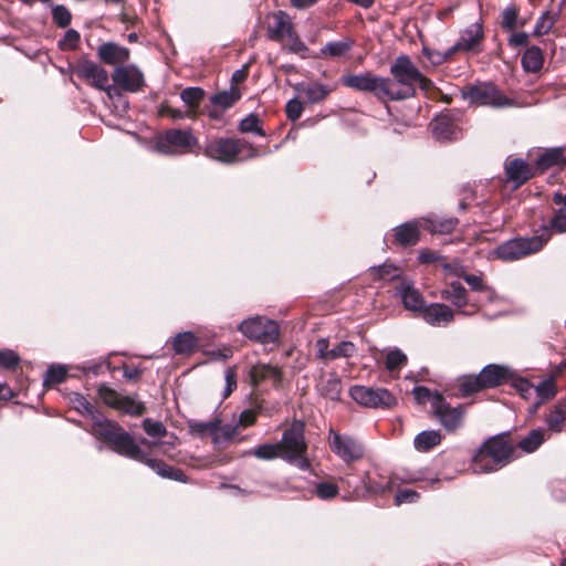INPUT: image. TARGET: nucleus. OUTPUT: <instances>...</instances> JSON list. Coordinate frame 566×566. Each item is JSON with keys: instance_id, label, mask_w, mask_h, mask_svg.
Segmentation results:
<instances>
[{"instance_id": "f257e3e1", "label": "nucleus", "mask_w": 566, "mask_h": 566, "mask_svg": "<svg viewBox=\"0 0 566 566\" xmlns=\"http://www.w3.org/2000/svg\"><path fill=\"white\" fill-rule=\"evenodd\" d=\"M90 432L101 440L96 446L98 451H103L104 443H107L109 449L114 452L146 464L161 478L181 482L186 481V475L181 470L167 465L160 460L150 458L147 452L140 449L130 433L126 432L116 422L106 419L101 412L94 416L92 430Z\"/></svg>"}, {"instance_id": "f03ea898", "label": "nucleus", "mask_w": 566, "mask_h": 566, "mask_svg": "<svg viewBox=\"0 0 566 566\" xmlns=\"http://www.w3.org/2000/svg\"><path fill=\"white\" fill-rule=\"evenodd\" d=\"M391 78L386 77L389 101H400L412 97L416 87L423 91L432 87V82L426 77L408 55H399L390 65Z\"/></svg>"}, {"instance_id": "7ed1b4c3", "label": "nucleus", "mask_w": 566, "mask_h": 566, "mask_svg": "<svg viewBox=\"0 0 566 566\" xmlns=\"http://www.w3.org/2000/svg\"><path fill=\"white\" fill-rule=\"evenodd\" d=\"M514 447L503 437H493L478 450L473 458L474 471L490 473L512 460Z\"/></svg>"}, {"instance_id": "20e7f679", "label": "nucleus", "mask_w": 566, "mask_h": 566, "mask_svg": "<svg viewBox=\"0 0 566 566\" xmlns=\"http://www.w3.org/2000/svg\"><path fill=\"white\" fill-rule=\"evenodd\" d=\"M205 155L223 164L248 160L260 156L258 149L242 139L214 138L207 143Z\"/></svg>"}, {"instance_id": "39448f33", "label": "nucleus", "mask_w": 566, "mask_h": 566, "mask_svg": "<svg viewBox=\"0 0 566 566\" xmlns=\"http://www.w3.org/2000/svg\"><path fill=\"white\" fill-rule=\"evenodd\" d=\"M549 240L547 228L545 233L530 238H514L497 245L493 254L502 261H516L538 252Z\"/></svg>"}, {"instance_id": "423d86ee", "label": "nucleus", "mask_w": 566, "mask_h": 566, "mask_svg": "<svg viewBox=\"0 0 566 566\" xmlns=\"http://www.w3.org/2000/svg\"><path fill=\"white\" fill-rule=\"evenodd\" d=\"M238 329L251 340L261 344H274L280 337V327L273 319L254 316L242 321Z\"/></svg>"}, {"instance_id": "0eeeda50", "label": "nucleus", "mask_w": 566, "mask_h": 566, "mask_svg": "<svg viewBox=\"0 0 566 566\" xmlns=\"http://www.w3.org/2000/svg\"><path fill=\"white\" fill-rule=\"evenodd\" d=\"M197 145L198 139L190 129H168L156 139V149L165 155L187 153Z\"/></svg>"}, {"instance_id": "6e6552de", "label": "nucleus", "mask_w": 566, "mask_h": 566, "mask_svg": "<svg viewBox=\"0 0 566 566\" xmlns=\"http://www.w3.org/2000/svg\"><path fill=\"white\" fill-rule=\"evenodd\" d=\"M327 440L332 452L347 464L360 460L365 454L364 444L358 439L340 434L333 428L328 430Z\"/></svg>"}, {"instance_id": "1a4fd4ad", "label": "nucleus", "mask_w": 566, "mask_h": 566, "mask_svg": "<svg viewBox=\"0 0 566 566\" xmlns=\"http://www.w3.org/2000/svg\"><path fill=\"white\" fill-rule=\"evenodd\" d=\"M282 459L290 460L296 454L306 453L307 443L305 440V424L301 420H294L291 426L283 431L282 439L277 442Z\"/></svg>"}, {"instance_id": "9d476101", "label": "nucleus", "mask_w": 566, "mask_h": 566, "mask_svg": "<svg viewBox=\"0 0 566 566\" xmlns=\"http://www.w3.org/2000/svg\"><path fill=\"white\" fill-rule=\"evenodd\" d=\"M349 395L357 403L368 408H390L397 402L396 397L386 388L356 385L350 387Z\"/></svg>"}, {"instance_id": "9b49d317", "label": "nucleus", "mask_w": 566, "mask_h": 566, "mask_svg": "<svg viewBox=\"0 0 566 566\" xmlns=\"http://www.w3.org/2000/svg\"><path fill=\"white\" fill-rule=\"evenodd\" d=\"M463 96L470 103L492 106V107H505L511 106V101L501 94L500 90L492 83H479L468 87L463 92Z\"/></svg>"}, {"instance_id": "f8f14e48", "label": "nucleus", "mask_w": 566, "mask_h": 566, "mask_svg": "<svg viewBox=\"0 0 566 566\" xmlns=\"http://www.w3.org/2000/svg\"><path fill=\"white\" fill-rule=\"evenodd\" d=\"M344 84L357 91L373 93L379 101H389L386 77L366 72L345 76Z\"/></svg>"}, {"instance_id": "ddd939ff", "label": "nucleus", "mask_w": 566, "mask_h": 566, "mask_svg": "<svg viewBox=\"0 0 566 566\" xmlns=\"http://www.w3.org/2000/svg\"><path fill=\"white\" fill-rule=\"evenodd\" d=\"M75 73L78 77L88 82L93 87L105 91L111 95L113 87L108 84V73L97 63L90 60H81L75 66Z\"/></svg>"}, {"instance_id": "4468645a", "label": "nucleus", "mask_w": 566, "mask_h": 566, "mask_svg": "<svg viewBox=\"0 0 566 566\" xmlns=\"http://www.w3.org/2000/svg\"><path fill=\"white\" fill-rule=\"evenodd\" d=\"M434 415L447 431L458 429L463 419L464 410L461 406L451 407L446 402L442 395H437L432 400Z\"/></svg>"}, {"instance_id": "2eb2a0df", "label": "nucleus", "mask_w": 566, "mask_h": 566, "mask_svg": "<svg viewBox=\"0 0 566 566\" xmlns=\"http://www.w3.org/2000/svg\"><path fill=\"white\" fill-rule=\"evenodd\" d=\"M112 78L118 87L130 93L139 92L145 86L144 74L135 64L116 66Z\"/></svg>"}, {"instance_id": "dca6fc26", "label": "nucleus", "mask_w": 566, "mask_h": 566, "mask_svg": "<svg viewBox=\"0 0 566 566\" xmlns=\"http://www.w3.org/2000/svg\"><path fill=\"white\" fill-rule=\"evenodd\" d=\"M484 39L483 25L474 22L461 31L458 41L451 46V52L479 53L482 51Z\"/></svg>"}, {"instance_id": "f3484780", "label": "nucleus", "mask_w": 566, "mask_h": 566, "mask_svg": "<svg viewBox=\"0 0 566 566\" xmlns=\"http://www.w3.org/2000/svg\"><path fill=\"white\" fill-rule=\"evenodd\" d=\"M420 317L430 326L447 327L454 321V311L444 303L428 304Z\"/></svg>"}, {"instance_id": "a211bd4d", "label": "nucleus", "mask_w": 566, "mask_h": 566, "mask_svg": "<svg viewBox=\"0 0 566 566\" xmlns=\"http://www.w3.org/2000/svg\"><path fill=\"white\" fill-rule=\"evenodd\" d=\"M272 20L268 25V38L273 41H281L283 38L293 35V23L290 15L284 11H277L270 15Z\"/></svg>"}, {"instance_id": "6ab92c4d", "label": "nucleus", "mask_w": 566, "mask_h": 566, "mask_svg": "<svg viewBox=\"0 0 566 566\" xmlns=\"http://www.w3.org/2000/svg\"><path fill=\"white\" fill-rule=\"evenodd\" d=\"M98 59L107 65L124 64L129 60L130 51L115 42H104L97 48Z\"/></svg>"}, {"instance_id": "aec40b11", "label": "nucleus", "mask_w": 566, "mask_h": 566, "mask_svg": "<svg viewBox=\"0 0 566 566\" xmlns=\"http://www.w3.org/2000/svg\"><path fill=\"white\" fill-rule=\"evenodd\" d=\"M397 294L400 296L403 307L408 311L419 313L420 315L427 306L420 291L410 282H402L397 289Z\"/></svg>"}, {"instance_id": "412c9836", "label": "nucleus", "mask_w": 566, "mask_h": 566, "mask_svg": "<svg viewBox=\"0 0 566 566\" xmlns=\"http://www.w3.org/2000/svg\"><path fill=\"white\" fill-rule=\"evenodd\" d=\"M420 229V218L397 226L394 229V242L401 247L415 245L419 241Z\"/></svg>"}, {"instance_id": "4be33fe9", "label": "nucleus", "mask_w": 566, "mask_h": 566, "mask_svg": "<svg viewBox=\"0 0 566 566\" xmlns=\"http://www.w3.org/2000/svg\"><path fill=\"white\" fill-rule=\"evenodd\" d=\"M430 128L433 137L440 142H450L459 137L460 130L447 114L437 116L431 123Z\"/></svg>"}, {"instance_id": "5701e85b", "label": "nucleus", "mask_w": 566, "mask_h": 566, "mask_svg": "<svg viewBox=\"0 0 566 566\" xmlns=\"http://www.w3.org/2000/svg\"><path fill=\"white\" fill-rule=\"evenodd\" d=\"M566 165V146L553 147L543 151L535 159V171L544 172L553 166Z\"/></svg>"}, {"instance_id": "b1692460", "label": "nucleus", "mask_w": 566, "mask_h": 566, "mask_svg": "<svg viewBox=\"0 0 566 566\" xmlns=\"http://www.w3.org/2000/svg\"><path fill=\"white\" fill-rule=\"evenodd\" d=\"M505 174L515 187H520L534 176L533 168L521 158L507 161L505 164Z\"/></svg>"}, {"instance_id": "393cba45", "label": "nucleus", "mask_w": 566, "mask_h": 566, "mask_svg": "<svg viewBox=\"0 0 566 566\" xmlns=\"http://www.w3.org/2000/svg\"><path fill=\"white\" fill-rule=\"evenodd\" d=\"M420 222L422 223V229L429 231L430 233L438 234H449L455 230L459 221L457 218L448 217L442 218L436 214H430L427 217L420 218Z\"/></svg>"}, {"instance_id": "a878e982", "label": "nucleus", "mask_w": 566, "mask_h": 566, "mask_svg": "<svg viewBox=\"0 0 566 566\" xmlns=\"http://www.w3.org/2000/svg\"><path fill=\"white\" fill-rule=\"evenodd\" d=\"M441 298L450 302L457 311L465 313L463 308L469 305L465 287L458 281H452L440 292Z\"/></svg>"}, {"instance_id": "bb28decb", "label": "nucleus", "mask_w": 566, "mask_h": 566, "mask_svg": "<svg viewBox=\"0 0 566 566\" xmlns=\"http://www.w3.org/2000/svg\"><path fill=\"white\" fill-rule=\"evenodd\" d=\"M553 202L559 208L556 210L554 217L548 224L542 227V233H545V228L551 235V230H555L559 233L566 232V193L555 192L553 196Z\"/></svg>"}, {"instance_id": "cd10ccee", "label": "nucleus", "mask_w": 566, "mask_h": 566, "mask_svg": "<svg viewBox=\"0 0 566 566\" xmlns=\"http://www.w3.org/2000/svg\"><path fill=\"white\" fill-rule=\"evenodd\" d=\"M482 387L494 388L500 386L509 376V369L499 365H486L479 374Z\"/></svg>"}, {"instance_id": "c85d7f7f", "label": "nucleus", "mask_w": 566, "mask_h": 566, "mask_svg": "<svg viewBox=\"0 0 566 566\" xmlns=\"http://www.w3.org/2000/svg\"><path fill=\"white\" fill-rule=\"evenodd\" d=\"M171 346L176 355H190L199 347V339L192 332H181L172 337Z\"/></svg>"}, {"instance_id": "c756f323", "label": "nucleus", "mask_w": 566, "mask_h": 566, "mask_svg": "<svg viewBox=\"0 0 566 566\" xmlns=\"http://www.w3.org/2000/svg\"><path fill=\"white\" fill-rule=\"evenodd\" d=\"M566 422V399L558 400L545 416L547 429L560 432Z\"/></svg>"}, {"instance_id": "7c9ffc66", "label": "nucleus", "mask_w": 566, "mask_h": 566, "mask_svg": "<svg viewBox=\"0 0 566 566\" xmlns=\"http://www.w3.org/2000/svg\"><path fill=\"white\" fill-rule=\"evenodd\" d=\"M342 389V380L335 374H331L328 377L322 379L317 385L318 392L331 400H338L340 398Z\"/></svg>"}, {"instance_id": "2f4dec72", "label": "nucleus", "mask_w": 566, "mask_h": 566, "mask_svg": "<svg viewBox=\"0 0 566 566\" xmlns=\"http://www.w3.org/2000/svg\"><path fill=\"white\" fill-rule=\"evenodd\" d=\"M521 63L526 72L539 71L544 63L543 51L536 45L527 48L522 55Z\"/></svg>"}, {"instance_id": "473e14b6", "label": "nucleus", "mask_w": 566, "mask_h": 566, "mask_svg": "<svg viewBox=\"0 0 566 566\" xmlns=\"http://www.w3.org/2000/svg\"><path fill=\"white\" fill-rule=\"evenodd\" d=\"M408 363L407 355L398 347L387 350L385 358L386 369L394 376L398 377L401 368Z\"/></svg>"}, {"instance_id": "72a5a7b5", "label": "nucleus", "mask_w": 566, "mask_h": 566, "mask_svg": "<svg viewBox=\"0 0 566 566\" xmlns=\"http://www.w3.org/2000/svg\"><path fill=\"white\" fill-rule=\"evenodd\" d=\"M534 392H536L538 400L534 405L533 412L545 401L553 399L557 394V387L555 382V376H548L537 386H534Z\"/></svg>"}, {"instance_id": "f704fd0d", "label": "nucleus", "mask_w": 566, "mask_h": 566, "mask_svg": "<svg viewBox=\"0 0 566 566\" xmlns=\"http://www.w3.org/2000/svg\"><path fill=\"white\" fill-rule=\"evenodd\" d=\"M218 424H220L219 417H214L208 421H190L188 424L189 432L197 438H206L211 437L213 439L216 429H218Z\"/></svg>"}, {"instance_id": "c9c22d12", "label": "nucleus", "mask_w": 566, "mask_h": 566, "mask_svg": "<svg viewBox=\"0 0 566 566\" xmlns=\"http://www.w3.org/2000/svg\"><path fill=\"white\" fill-rule=\"evenodd\" d=\"M441 442V434L437 430H424L419 432L415 440L413 446L420 452H427Z\"/></svg>"}, {"instance_id": "e433bc0d", "label": "nucleus", "mask_w": 566, "mask_h": 566, "mask_svg": "<svg viewBox=\"0 0 566 566\" xmlns=\"http://www.w3.org/2000/svg\"><path fill=\"white\" fill-rule=\"evenodd\" d=\"M545 441V431L542 428L533 429L518 442V448L526 453L536 451Z\"/></svg>"}, {"instance_id": "4c0bfd02", "label": "nucleus", "mask_w": 566, "mask_h": 566, "mask_svg": "<svg viewBox=\"0 0 566 566\" xmlns=\"http://www.w3.org/2000/svg\"><path fill=\"white\" fill-rule=\"evenodd\" d=\"M70 403L81 415L94 419L99 412L95 407L80 392H71L69 395Z\"/></svg>"}, {"instance_id": "58836bf2", "label": "nucleus", "mask_w": 566, "mask_h": 566, "mask_svg": "<svg viewBox=\"0 0 566 566\" xmlns=\"http://www.w3.org/2000/svg\"><path fill=\"white\" fill-rule=\"evenodd\" d=\"M244 454L254 455L255 458H258L260 460H266V461L274 460L277 458L282 459V454H281L280 448L277 446V442L260 444L251 450L245 451Z\"/></svg>"}, {"instance_id": "ea45409f", "label": "nucleus", "mask_w": 566, "mask_h": 566, "mask_svg": "<svg viewBox=\"0 0 566 566\" xmlns=\"http://www.w3.org/2000/svg\"><path fill=\"white\" fill-rule=\"evenodd\" d=\"M241 94L238 88L230 87L229 90L222 91L211 96V104L219 106L222 109L231 107L237 101H239Z\"/></svg>"}, {"instance_id": "a19ab883", "label": "nucleus", "mask_w": 566, "mask_h": 566, "mask_svg": "<svg viewBox=\"0 0 566 566\" xmlns=\"http://www.w3.org/2000/svg\"><path fill=\"white\" fill-rule=\"evenodd\" d=\"M250 376L252 381L258 384L270 377L277 379L280 378L281 374L280 370L272 365L258 364L251 368Z\"/></svg>"}, {"instance_id": "79ce46f5", "label": "nucleus", "mask_w": 566, "mask_h": 566, "mask_svg": "<svg viewBox=\"0 0 566 566\" xmlns=\"http://www.w3.org/2000/svg\"><path fill=\"white\" fill-rule=\"evenodd\" d=\"M484 389L480 376L467 375L459 379V391L467 397Z\"/></svg>"}, {"instance_id": "37998d69", "label": "nucleus", "mask_w": 566, "mask_h": 566, "mask_svg": "<svg viewBox=\"0 0 566 566\" xmlns=\"http://www.w3.org/2000/svg\"><path fill=\"white\" fill-rule=\"evenodd\" d=\"M203 97L205 91L200 87H187L180 93V98L189 107V111H193Z\"/></svg>"}, {"instance_id": "c03bdc74", "label": "nucleus", "mask_w": 566, "mask_h": 566, "mask_svg": "<svg viewBox=\"0 0 566 566\" xmlns=\"http://www.w3.org/2000/svg\"><path fill=\"white\" fill-rule=\"evenodd\" d=\"M239 130L241 133H254L259 136H264L265 132L261 126V120L256 114H249L239 123Z\"/></svg>"}, {"instance_id": "a18cd8bd", "label": "nucleus", "mask_w": 566, "mask_h": 566, "mask_svg": "<svg viewBox=\"0 0 566 566\" xmlns=\"http://www.w3.org/2000/svg\"><path fill=\"white\" fill-rule=\"evenodd\" d=\"M339 488L331 481H321L315 483L314 493L321 500L327 501L338 495Z\"/></svg>"}, {"instance_id": "49530a36", "label": "nucleus", "mask_w": 566, "mask_h": 566, "mask_svg": "<svg viewBox=\"0 0 566 566\" xmlns=\"http://www.w3.org/2000/svg\"><path fill=\"white\" fill-rule=\"evenodd\" d=\"M501 27L505 31H514L518 28V9L515 6L506 7L501 13Z\"/></svg>"}, {"instance_id": "de8ad7c7", "label": "nucleus", "mask_w": 566, "mask_h": 566, "mask_svg": "<svg viewBox=\"0 0 566 566\" xmlns=\"http://www.w3.org/2000/svg\"><path fill=\"white\" fill-rule=\"evenodd\" d=\"M301 93L307 98L308 102L317 103L323 101L327 96L328 90L324 85L315 83L302 87Z\"/></svg>"}, {"instance_id": "09e8293b", "label": "nucleus", "mask_w": 566, "mask_h": 566, "mask_svg": "<svg viewBox=\"0 0 566 566\" xmlns=\"http://www.w3.org/2000/svg\"><path fill=\"white\" fill-rule=\"evenodd\" d=\"M238 424H218V429H216L213 443L214 444H224L230 442L234 436L237 434Z\"/></svg>"}, {"instance_id": "8fccbe9b", "label": "nucleus", "mask_w": 566, "mask_h": 566, "mask_svg": "<svg viewBox=\"0 0 566 566\" xmlns=\"http://www.w3.org/2000/svg\"><path fill=\"white\" fill-rule=\"evenodd\" d=\"M356 350L357 349L354 343L343 340L331 349L329 359L333 360L337 358H349L355 355Z\"/></svg>"}, {"instance_id": "3c124183", "label": "nucleus", "mask_w": 566, "mask_h": 566, "mask_svg": "<svg viewBox=\"0 0 566 566\" xmlns=\"http://www.w3.org/2000/svg\"><path fill=\"white\" fill-rule=\"evenodd\" d=\"M352 46L350 42L339 41V42H328L321 49V54L326 56L338 57L345 55Z\"/></svg>"}, {"instance_id": "603ef678", "label": "nucleus", "mask_w": 566, "mask_h": 566, "mask_svg": "<svg viewBox=\"0 0 566 566\" xmlns=\"http://www.w3.org/2000/svg\"><path fill=\"white\" fill-rule=\"evenodd\" d=\"M422 53L428 59V61L434 66L441 65L444 62L449 61L451 56L454 54V52H451V46L443 52L432 50L428 46H423Z\"/></svg>"}, {"instance_id": "864d4df0", "label": "nucleus", "mask_w": 566, "mask_h": 566, "mask_svg": "<svg viewBox=\"0 0 566 566\" xmlns=\"http://www.w3.org/2000/svg\"><path fill=\"white\" fill-rule=\"evenodd\" d=\"M463 280L469 284V286L473 290V291H479V292H486L488 293V300L490 302L493 301V297L495 295L494 291L492 289H490L489 286H486L482 280V276L480 275H474V274H465L463 275Z\"/></svg>"}, {"instance_id": "5fc2aeb1", "label": "nucleus", "mask_w": 566, "mask_h": 566, "mask_svg": "<svg viewBox=\"0 0 566 566\" xmlns=\"http://www.w3.org/2000/svg\"><path fill=\"white\" fill-rule=\"evenodd\" d=\"M66 369L62 365H51L44 377V385H57L64 381Z\"/></svg>"}, {"instance_id": "6e6d98bb", "label": "nucleus", "mask_w": 566, "mask_h": 566, "mask_svg": "<svg viewBox=\"0 0 566 566\" xmlns=\"http://www.w3.org/2000/svg\"><path fill=\"white\" fill-rule=\"evenodd\" d=\"M143 428L145 432L154 439H159L167 434V429L160 421L149 418L143 421Z\"/></svg>"}, {"instance_id": "4d7b16f0", "label": "nucleus", "mask_w": 566, "mask_h": 566, "mask_svg": "<svg viewBox=\"0 0 566 566\" xmlns=\"http://www.w3.org/2000/svg\"><path fill=\"white\" fill-rule=\"evenodd\" d=\"M52 18L54 23L60 28H66L71 23V12L62 4L52 8Z\"/></svg>"}, {"instance_id": "13d9d810", "label": "nucleus", "mask_w": 566, "mask_h": 566, "mask_svg": "<svg viewBox=\"0 0 566 566\" xmlns=\"http://www.w3.org/2000/svg\"><path fill=\"white\" fill-rule=\"evenodd\" d=\"M554 24V18L548 12H544L536 21L533 34L537 36L547 34Z\"/></svg>"}, {"instance_id": "bf43d9fd", "label": "nucleus", "mask_w": 566, "mask_h": 566, "mask_svg": "<svg viewBox=\"0 0 566 566\" xmlns=\"http://www.w3.org/2000/svg\"><path fill=\"white\" fill-rule=\"evenodd\" d=\"M98 396L106 405L112 407H118L123 399L115 390L107 386L98 388Z\"/></svg>"}, {"instance_id": "052dcab7", "label": "nucleus", "mask_w": 566, "mask_h": 566, "mask_svg": "<svg viewBox=\"0 0 566 566\" xmlns=\"http://www.w3.org/2000/svg\"><path fill=\"white\" fill-rule=\"evenodd\" d=\"M118 408L134 416L142 415L145 410V407L140 401H136L129 397H123Z\"/></svg>"}, {"instance_id": "680f3d73", "label": "nucleus", "mask_w": 566, "mask_h": 566, "mask_svg": "<svg viewBox=\"0 0 566 566\" xmlns=\"http://www.w3.org/2000/svg\"><path fill=\"white\" fill-rule=\"evenodd\" d=\"M80 39H81L80 33L76 30L69 29L65 32L64 38L62 40H60L59 46L62 50H65V49L73 50L77 46Z\"/></svg>"}, {"instance_id": "e2e57ef3", "label": "nucleus", "mask_w": 566, "mask_h": 566, "mask_svg": "<svg viewBox=\"0 0 566 566\" xmlns=\"http://www.w3.org/2000/svg\"><path fill=\"white\" fill-rule=\"evenodd\" d=\"M286 117L295 122L297 120L303 113V104L297 98H292L287 102L285 106Z\"/></svg>"}, {"instance_id": "0e129e2a", "label": "nucleus", "mask_w": 566, "mask_h": 566, "mask_svg": "<svg viewBox=\"0 0 566 566\" xmlns=\"http://www.w3.org/2000/svg\"><path fill=\"white\" fill-rule=\"evenodd\" d=\"M513 387L524 399H528L534 392V386L525 378L514 379Z\"/></svg>"}, {"instance_id": "69168bd1", "label": "nucleus", "mask_w": 566, "mask_h": 566, "mask_svg": "<svg viewBox=\"0 0 566 566\" xmlns=\"http://www.w3.org/2000/svg\"><path fill=\"white\" fill-rule=\"evenodd\" d=\"M382 280H392L399 276V269L392 264L384 263L374 269Z\"/></svg>"}, {"instance_id": "338daca9", "label": "nucleus", "mask_w": 566, "mask_h": 566, "mask_svg": "<svg viewBox=\"0 0 566 566\" xmlns=\"http://www.w3.org/2000/svg\"><path fill=\"white\" fill-rule=\"evenodd\" d=\"M19 363V356L11 349L0 350V366L3 368H13Z\"/></svg>"}, {"instance_id": "774afa93", "label": "nucleus", "mask_w": 566, "mask_h": 566, "mask_svg": "<svg viewBox=\"0 0 566 566\" xmlns=\"http://www.w3.org/2000/svg\"><path fill=\"white\" fill-rule=\"evenodd\" d=\"M511 35L507 39V43L511 48H521L526 46L530 42V34L521 31V32H514L511 31Z\"/></svg>"}]
</instances>
